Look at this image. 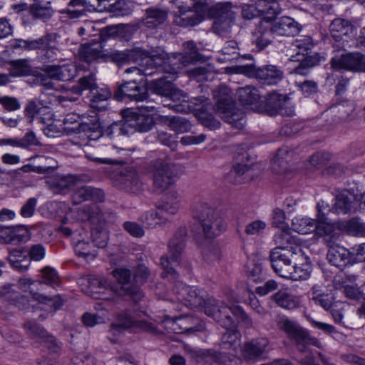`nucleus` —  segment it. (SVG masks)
I'll return each instance as SVG.
<instances>
[{"mask_svg":"<svg viewBox=\"0 0 365 365\" xmlns=\"http://www.w3.org/2000/svg\"><path fill=\"white\" fill-rule=\"evenodd\" d=\"M46 182L54 194H65L73 187L75 179L71 175H56L50 178Z\"/></svg>","mask_w":365,"mask_h":365,"instance_id":"bb28decb","label":"nucleus"},{"mask_svg":"<svg viewBox=\"0 0 365 365\" xmlns=\"http://www.w3.org/2000/svg\"><path fill=\"white\" fill-rule=\"evenodd\" d=\"M29 13L34 19L42 20L44 22L47 21L53 14L51 2L45 0H35L29 6Z\"/></svg>","mask_w":365,"mask_h":365,"instance_id":"c756f323","label":"nucleus"},{"mask_svg":"<svg viewBox=\"0 0 365 365\" xmlns=\"http://www.w3.org/2000/svg\"><path fill=\"white\" fill-rule=\"evenodd\" d=\"M102 48V45L99 42L84 44L79 51L81 58L88 63L92 62L103 56Z\"/></svg>","mask_w":365,"mask_h":365,"instance_id":"a18cd8bd","label":"nucleus"},{"mask_svg":"<svg viewBox=\"0 0 365 365\" xmlns=\"http://www.w3.org/2000/svg\"><path fill=\"white\" fill-rule=\"evenodd\" d=\"M111 91L108 88H99L96 86L91 90V106L92 108L104 110L107 107V101L111 97Z\"/></svg>","mask_w":365,"mask_h":365,"instance_id":"e433bc0d","label":"nucleus"},{"mask_svg":"<svg viewBox=\"0 0 365 365\" xmlns=\"http://www.w3.org/2000/svg\"><path fill=\"white\" fill-rule=\"evenodd\" d=\"M182 46L183 53L180 55L178 58L174 57L173 58L176 59L174 62L186 66L188 64L197 62L200 59V55L194 41H190L185 42Z\"/></svg>","mask_w":365,"mask_h":365,"instance_id":"f704fd0d","label":"nucleus"},{"mask_svg":"<svg viewBox=\"0 0 365 365\" xmlns=\"http://www.w3.org/2000/svg\"><path fill=\"white\" fill-rule=\"evenodd\" d=\"M9 71L11 77L17 78L22 76H28L31 75L35 76L36 71L31 65V61L26 58L12 60L9 61Z\"/></svg>","mask_w":365,"mask_h":365,"instance_id":"2f4dec72","label":"nucleus"},{"mask_svg":"<svg viewBox=\"0 0 365 365\" xmlns=\"http://www.w3.org/2000/svg\"><path fill=\"white\" fill-rule=\"evenodd\" d=\"M148 97V87L136 80L125 81L114 91V98L118 101H130L142 102Z\"/></svg>","mask_w":365,"mask_h":365,"instance_id":"1a4fd4ad","label":"nucleus"},{"mask_svg":"<svg viewBox=\"0 0 365 365\" xmlns=\"http://www.w3.org/2000/svg\"><path fill=\"white\" fill-rule=\"evenodd\" d=\"M349 195L354 196V194L348 190L341 191L335 197V203L332 210L337 213L346 214L349 212L353 202Z\"/></svg>","mask_w":365,"mask_h":365,"instance_id":"79ce46f5","label":"nucleus"},{"mask_svg":"<svg viewBox=\"0 0 365 365\" xmlns=\"http://www.w3.org/2000/svg\"><path fill=\"white\" fill-rule=\"evenodd\" d=\"M240 336V332L237 330V326L235 328L226 329V331L222 336V344L225 349H231L239 341Z\"/></svg>","mask_w":365,"mask_h":365,"instance_id":"680f3d73","label":"nucleus"},{"mask_svg":"<svg viewBox=\"0 0 365 365\" xmlns=\"http://www.w3.org/2000/svg\"><path fill=\"white\" fill-rule=\"evenodd\" d=\"M175 60V58H171L167 53V57L165 61V63H168L172 67L176 68V73L174 74L170 73L165 70L158 69L155 63L153 65H145V67L143 68H138L136 67L129 68H127L125 71L130 73L133 71H136L138 73H141L145 76H153L157 73L164 74L163 76L159 77L148 83V90L149 89L151 92L157 95L173 98L175 94L173 81L177 78L178 71L180 68V64L174 62Z\"/></svg>","mask_w":365,"mask_h":365,"instance_id":"f03ea898","label":"nucleus"},{"mask_svg":"<svg viewBox=\"0 0 365 365\" xmlns=\"http://www.w3.org/2000/svg\"><path fill=\"white\" fill-rule=\"evenodd\" d=\"M0 299L2 301L14 305L19 310H27L29 307L28 297L20 294L14 291L11 285H5L0 287Z\"/></svg>","mask_w":365,"mask_h":365,"instance_id":"aec40b11","label":"nucleus"},{"mask_svg":"<svg viewBox=\"0 0 365 365\" xmlns=\"http://www.w3.org/2000/svg\"><path fill=\"white\" fill-rule=\"evenodd\" d=\"M329 247L327 257L332 265L342 269L347 265L354 264L351 252L345 247L335 243Z\"/></svg>","mask_w":365,"mask_h":365,"instance_id":"a211bd4d","label":"nucleus"},{"mask_svg":"<svg viewBox=\"0 0 365 365\" xmlns=\"http://www.w3.org/2000/svg\"><path fill=\"white\" fill-rule=\"evenodd\" d=\"M113 274L121 286L122 293L120 294L130 298L135 302L141 300L144 294L140 287L129 284L131 279V272L129 269L117 268L113 272Z\"/></svg>","mask_w":365,"mask_h":365,"instance_id":"4468645a","label":"nucleus"},{"mask_svg":"<svg viewBox=\"0 0 365 365\" xmlns=\"http://www.w3.org/2000/svg\"><path fill=\"white\" fill-rule=\"evenodd\" d=\"M331 64L335 70L344 69L365 73V55L359 52L347 53L339 57L332 58Z\"/></svg>","mask_w":365,"mask_h":365,"instance_id":"ddd939ff","label":"nucleus"},{"mask_svg":"<svg viewBox=\"0 0 365 365\" xmlns=\"http://www.w3.org/2000/svg\"><path fill=\"white\" fill-rule=\"evenodd\" d=\"M166 123L170 128L176 133H183L190 131L191 129V123L182 117L167 118Z\"/></svg>","mask_w":365,"mask_h":365,"instance_id":"5fc2aeb1","label":"nucleus"},{"mask_svg":"<svg viewBox=\"0 0 365 365\" xmlns=\"http://www.w3.org/2000/svg\"><path fill=\"white\" fill-rule=\"evenodd\" d=\"M97 86L96 79L93 73H88L79 78L78 83L73 85L71 90V91L77 95H81L83 91L85 90H89L91 93V90L94 89Z\"/></svg>","mask_w":365,"mask_h":365,"instance_id":"8fccbe9b","label":"nucleus"},{"mask_svg":"<svg viewBox=\"0 0 365 365\" xmlns=\"http://www.w3.org/2000/svg\"><path fill=\"white\" fill-rule=\"evenodd\" d=\"M249 71L261 83L265 85H277L283 77V71L276 66L267 65L259 68L249 66Z\"/></svg>","mask_w":365,"mask_h":365,"instance_id":"dca6fc26","label":"nucleus"},{"mask_svg":"<svg viewBox=\"0 0 365 365\" xmlns=\"http://www.w3.org/2000/svg\"><path fill=\"white\" fill-rule=\"evenodd\" d=\"M205 313L208 317L213 318L225 329L235 327V322L231 317L232 306H225L222 302H220L214 298H208V301L205 304Z\"/></svg>","mask_w":365,"mask_h":365,"instance_id":"9d476101","label":"nucleus"},{"mask_svg":"<svg viewBox=\"0 0 365 365\" xmlns=\"http://www.w3.org/2000/svg\"><path fill=\"white\" fill-rule=\"evenodd\" d=\"M296 85L305 97L316 94L319 90L317 83L312 80L296 82Z\"/></svg>","mask_w":365,"mask_h":365,"instance_id":"0e129e2a","label":"nucleus"},{"mask_svg":"<svg viewBox=\"0 0 365 365\" xmlns=\"http://www.w3.org/2000/svg\"><path fill=\"white\" fill-rule=\"evenodd\" d=\"M41 303L45 304L51 307V311L56 312L63 305V301L61 298L56 295L53 297H49L41 294H38V297L35 299Z\"/></svg>","mask_w":365,"mask_h":365,"instance_id":"338daca9","label":"nucleus"},{"mask_svg":"<svg viewBox=\"0 0 365 365\" xmlns=\"http://www.w3.org/2000/svg\"><path fill=\"white\" fill-rule=\"evenodd\" d=\"M272 17H268L272 19ZM265 28L271 29L273 36H294L299 34L302 26L289 16H282L264 21Z\"/></svg>","mask_w":365,"mask_h":365,"instance_id":"f8f14e48","label":"nucleus"},{"mask_svg":"<svg viewBox=\"0 0 365 365\" xmlns=\"http://www.w3.org/2000/svg\"><path fill=\"white\" fill-rule=\"evenodd\" d=\"M297 261L302 262V263L299 265L296 263L297 261L294 262L292 264L293 269L292 270V274H290V276H288L287 278L295 281L305 280L309 277L312 269L309 258L304 256V259L299 257Z\"/></svg>","mask_w":365,"mask_h":365,"instance_id":"4c0bfd02","label":"nucleus"},{"mask_svg":"<svg viewBox=\"0 0 365 365\" xmlns=\"http://www.w3.org/2000/svg\"><path fill=\"white\" fill-rule=\"evenodd\" d=\"M213 10L216 15L212 29L214 33L222 37H227L231 32L232 25V14L229 6L222 4L216 5Z\"/></svg>","mask_w":365,"mask_h":365,"instance_id":"2eb2a0df","label":"nucleus"},{"mask_svg":"<svg viewBox=\"0 0 365 365\" xmlns=\"http://www.w3.org/2000/svg\"><path fill=\"white\" fill-rule=\"evenodd\" d=\"M277 305L284 309L293 311L302 307V299L299 296L289 292L287 289H281L272 296Z\"/></svg>","mask_w":365,"mask_h":365,"instance_id":"393cba45","label":"nucleus"},{"mask_svg":"<svg viewBox=\"0 0 365 365\" xmlns=\"http://www.w3.org/2000/svg\"><path fill=\"white\" fill-rule=\"evenodd\" d=\"M57 37L58 35L56 33H49L44 46L38 53V58L43 66L46 64L50 65L49 63L58 59L60 51L57 47Z\"/></svg>","mask_w":365,"mask_h":365,"instance_id":"4be33fe9","label":"nucleus"},{"mask_svg":"<svg viewBox=\"0 0 365 365\" xmlns=\"http://www.w3.org/2000/svg\"><path fill=\"white\" fill-rule=\"evenodd\" d=\"M187 235L186 227H180L168 243V252L160 257V264L164 269L163 277L175 274L174 267L179 264L185 247Z\"/></svg>","mask_w":365,"mask_h":365,"instance_id":"423d86ee","label":"nucleus"},{"mask_svg":"<svg viewBox=\"0 0 365 365\" xmlns=\"http://www.w3.org/2000/svg\"><path fill=\"white\" fill-rule=\"evenodd\" d=\"M269 344L267 338H257L244 344L242 356L247 360H257L265 352Z\"/></svg>","mask_w":365,"mask_h":365,"instance_id":"412c9836","label":"nucleus"},{"mask_svg":"<svg viewBox=\"0 0 365 365\" xmlns=\"http://www.w3.org/2000/svg\"><path fill=\"white\" fill-rule=\"evenodd\" d=\"M197 117L200 123L210 130H216L220 127V122L215 119L212 113L203 109L197 113Z\"/></svg>","mask_w":365,"mask_h":365,"instance_id":"052dcab7","label":"nucleus"},{"mask_svg":"<svg viewBox=\"0 0 365 365\" xmlns=\"http://www.w3.org/2000/svg\"><path fill=\"white\" fill-rule=\"evenodd\" d=\"M255 36L254 41L259 51L263 50L268 46L272 41V38L271 37H274L272 33H271V29L264 27V21L260 24L255 32Z\"/></svg>","mask_w":365,"mask_h":365,"instance_id":"09e8293b","label":"nucleus"},{"mask_svg":"<svg viewBox=\"0 0 365 365\" xmlns=\"http://www.w3.org/2000/svg\"><path fill=\"white\" fill-rule=\"evenodd\" d=\"M167 18L168 13L165 10L156 7H150L145 10V16L142 19V23L149 29H155L163 24Z\"/></svg>","mask_w":365,"mask_h":365,"instance_id":"7c9ffc66","label":"nucleus"},{"mask_svg":"<svg viewBox=\"0 0 365 365\" xmlns=\"http://www.w3.org/2000/svg\"><path fill=\"white\" fill-rule=\"evenodd\" d=\"M105 58L120 66L130 62L138 64L153 65L155 63L157 68L165 70L170 73H175L176 68L165 63L167 53L160 47L151 48L149 51L140 48L125 51H111L103 53Z\"/></svg>","mask_w":365,"mask_h":365,"instance_id":"f257e3e1","label":"nucleus"},{"mask_svg":"<svg viewBox=\"0 0 365 365\" xmlns=\"http://www.w3.org/2000/svg\"><path fill=\"white\" fill-rule=\"evenodd\" d=\"M29 258L31 261L38 262L42 260L46 256V248L40 243L34 244L27 248Z\"/></svg>","mask_w":365,"mask_h":365,"instance_id":"774afa93","label":"nucleus"},{"mask_svg":"<svg viewBox=\"0 0 365 365\" xmlns=\"http://www.w3.org/2000/svg\"><path fill=\"white\" fill-rule=\"evenodd\" d=\"M100 5L103 9L112 13L113 16H127L130 13V9L123 0H100Z\"/></svg>","mask_w":365,"mask_h":365,"instance_id":"c03bdc74","label":"nucleus"},{"mask_svg":"<svg viewBox=\"0 0 365 365\" xmlns=\"http://www.w3.org/2000/svg\"><path fill=\"white\" fill-rule=\"evenodd\" d=\"M113 183L119 190L136 194L142 190L143 182L138 172L132 166L120 167Z\"/></svg>","mask_w":365,"mask_h":365,"instance_id":"6e6552de","label":"nucleus"},{"mask_svg":"<svg viewBox=\"0 0 365 365\" xmlns=\"http://www.w3.org/2000/svg\"><path fill=\"white\" fill-rule=\"evenodd\" d=\"M314 232L317 235L322 237L323 241L328 247L335 243L337 234L333 225L317 222V228Z\"/></svg>","mask_w":365,"mask_h":365,"instance_id":"37998d69","label":"nucleus"},{"mask_svg":"<svg viewBox=\"0 0 365 365\" xmlns=\"http://www.w3.org/2000/svg\"><path fill=\"white\" fill-rule=\"evenodd\" d=\"M220 250L217 245L210 244L202 250V256L205 261L212 263L220 257Z\"/></svg>","mask_w":365,"mask_h":365,"instance_id":"69168bd1","label":"nucleus"},{"mask_svg":"<svg viewBox=\"0 0 365 365\" xmlns=\"http://www.w3.org/2000/svg\"><path fill=\"white\" fill-rule=\"evenodd\" d=\"M185 292L187 296L185 297L190 305L197 307L204 306V311L205 310V304L207 302L208 299H205L201 294V291L197 287H187L185 289Z\"/></svg>","mask_w":365,"mask_h":365,"instance_id":"864d4df0","label":"nucleus"},{"mask_svg":"<svg viewBox=\"0 0 365 365\" xmlns=\"http://www.w3.org/2000/svg\"><path fill=\"white\" fill-rule=\"evenodd\" d=\"M197 356L210 357L215 365H235L237 359L234 353L215 352L212 350H200Z\"/></svg>","mask_w":365,"mask_h":365,"instance_id":"c9c22d12","label":"nucleus"},{"mask_svg":"<svg viewBox=\"0 0 365 365\" xmlns=\"http://www.w3.org/2000/svg\"><path fill=\"white\" fill-rule=\"evenodd\" d=\"M6 259L11 267L19 272H26L31 266V259L26 247L8 249Z\"/></svg>","mask_w":365,"mask_h":365,"instance_id":"6ab92c4d","label":"nucleus"},{"mask_svg":"<svg viewBox=\"0 0 365 365\" xmlns=\"http://www.w3.org/2000/svg\"><path fill=\"white\" fill-rule=\"evenodd\" d=\"M26 333L33 339L41 341L47 336V331L35 321H27L24 324Z\"/></svg>","mask_w":365,"mask_h":365,"instance_id":"4d7b16f0","label":"nucleus"},{"mask_svg":"<svg viewBox=\"0 0 365 365\" xmlns=\"http://www.w3.org/2000/svg\"><path fill=\"white\" fill-rule=\"evenodd\" d=\"M274 241L277 245L274 249H279L282 252L290 251V252L299 255V257L304 259L302 250L297 244L296 238L291 235L289 227L281 228L280 230L276 232L274 236Z\"/></svg>","mask_w":365,"mask_h":365,"instance_id":"f3484780","label":"nucleus"},{"mask_svg":"<svg viewBox=\"0 0 365 365\" xmlns=\"http://www.w3.org/2000/svg\"><path fill=\"white\" fill-rule=\"evenodd\" d=\"M125 116H128L130 126L133 129V133L136 131L145 133L151 130L155 121L150 115L139 114L130 110H125Z\"/></svg>","mask_w":365,"mask_h":365,"instance_id":"5701e85b","label":"nucleus"},{"mask_svg":"<svg viewBox=\"0 0 365 365\" xmlns=\"http://www.w3.org/2000/svg\"><path fill=\"white\" fill-rule=\"evenodd\" d=\"M140 220L146 227L154 228L165 224L168 219L165 215H161L158 210H150L141 216Z\"/></svg>","mask_w":365,"mask_h":365,"instance_id":"de8ad7c7","label":"nucleus"},{"mask_svg":"<svg viewBox=\"0 0 365 365\" xmlns=\"http://www.w3.org/2000/svg\"><path fill=\"white\" fill-rule=\"evenodd\" d=\"M232 315H234L238 323L246 329L251 328L253 326L252 319L245 312L240 306H232Z\"/></svg>","mask_w":365,"mask_h":365,"instance_id":"e2e57ef3","label":"nucleus"},{"mask_svg":"<svg viewBox=\"0 0 365 365\" xmlns=\"http://www.w3.org/2000/svg\"><path fill=\"white\" fill-rule=\"evenodd\" d=\"M41 285V282L34 281L27 277H21L18 281V287L23 292H29L34 299L38 297L39 293L36 292V289Z\"/></svg>","mask_w":365,"mask_h":365,"instance_id":"bf43d9fd","label":"nucleus"},{"mask_svg":"<svg viewBox=\"0 0 365 365\" xmlns=\"http://www.w3.org/2000/svg\"><path fill=\"white\" fill-rule=\"evenodd\" d=\"M248 158L247 153L242 154V158L239 159L243 161V159ZM252 163L250 164H245L243 162L237 163L233 165L232 169L228 174V179L230 182L235 184H241L245 181L246 178L244 176L246 173L250 169Z\"/></svg>","mask_w":365,"mask_h":365,"instance_id":"ea45409f","label":"nucleus"},{"mask_svg":"<svg viewBox=\"0 0 365 365\" xmlns=\"http://www.w3.org/2000/svg\"><path fill=\"white\" fill-rule=\"evenodd\" d=\"M43 71L48 74L52 78L60 81H68L72 80L76 75V68L73 64L46 65Z\"/></svg>","mask_w":365,"mask_h":365,"instance_id":"b1692460","label":"nucleus"},{"mask_svg":"<svg viewBox=\"0 0 365 365\" xmlns=\"http://www.w3.org/2000/svg\"><path fill=\"white\" fill-rule=\"evenodd\" d=\"M317 222L309 217L295 218L293 220L292 225L297 232L306 235L314 232L317 228Z\"/></svg>","mask_w":365,"mask_h":365,"instance_id":"603ef678","label":"nucleus"},{"mask_svg":"<svg viewBox=\"0 0 365 365\" xmlns=\"http://www.w3.org/2000/svg\"><path fill=\"white\" fill-rule=\"evenodd\" d=\"M276 323L277 328L285 332L288 338L294 342L299 351H305L307 346L309 344L322 348V343L317 338L312 336L297 322L289 319L287 316H279Z\"/></svg>","mask_w":365,"mask_h":365,"instance_id":"39448f33","label":"nucleus"},{"mask_svg":"<svg viewBox=\"0 0 365 365\" xmlns=\"http://www.w3.org/2000/svg\"><path fill=\"white\" fill-rule=\"evenodd\" d=\"M299 255H295L290 251H281L279 249H273L269 255L271 266L274 272L281 277L287 278L292 274L293 262L299 259Z\"/></svg>","mask_w":365,"mask_h":365,"instance_id":"9b49d317","label":"nucleus"},{"mask_svg":"<svg viewBox=\"0 0 365 365\" xmlns=\"http://www.w3.org/2000/svg\"><path fill=\"white\" fill-rule=\"evenodd\" d=\"M353 31V24L344 19L336 18L329 25L330 34L336 41H340L344 36L352 34Z\"/></svg>","mask_w":365,"mask_h":365,"instance_id":"473e14b6","label":"nucleus"},{"mask_svg":"<svg viewBox=\"0 0 365 365\" xmlns=\"http://www.w3.org/2000/svg\"><path fill=\"white\" fill-rule=\"evenodd\" d=\"M230 90L227 86H221L214 95L216 98L215 111L225 122L241 130L245 123V113L237 109Z\"/></svg>","mask_w":365,"mask_h":365,"instance_id":"20e7f679","label":"nucleus"},{"mask_svg":"<svg viewBox=\"0 0 365 365\" xmlns=\"http://www.w3.org/2000/svg\"><path fill=\"white\" fill-rule=\"evenodd\" d=\"M256 9L263 14L276 16L281 12V8L277 0H257Z\"/></svg>","mask_w":365,"mask_h":365,"instance_id":"6e6d98bb","label":"nucleus"},{"mask_svg":"<svg viewBox=\"0 0 365 365\" xmlns=\"http://www.w3.org/2000/svg\"><path fill=\"white\" fill-rule=\"evenodd\" d=\"M237 96L239 101L245 105H256L261 98L258 89L252 86H246L239 88L237 91Z\"/></svg>","mask_w":365,"mask_h":365,"instance_id":"58836bf2","label":"nucleus"},{"mask_svg":"<svg viewBox=\"0 0 365 365\" xmlns=\"http://www.w3.org/2000/svg\"><path fill=\"white\" fill-rule=\"evenodd\" d=\"M349 234L356 237H365V223L355 217L347 221L344 226Z\"/></svg>","mask_w":365,"mask_h":365,"instance_id":"13d9d810","label":"nucleus"},{"mask_svg":"<svg viewBox=\"0 0 365 365\" xmlns=\"http://www.w3.org/2000/svg\"><path fill=\"white\" fill-rule=\"evenodd\" d=\"M292 61H299V63L294 68V73L299 75L306 76L309 73V69L315 66L319 63V59L312 56H306L297 53L292 56Z\"/></svg>","mask_w":365,"mask_h":365,"instance_id":"a19ab883","label":"nucleus"},{"mask_svg":"<svg viewBox=\"0 0 365 365\" xmlns=\"http://www.w3.org/2000/svg\"><path fill=\"white\" fill-rule=\"evenodd\" d=\"M179 209V200L176 192L171 193V198L166 197L164 200L159 202L157 205V210L161 214L165 215H175Z\"/></svg>","mask_w":365,"mask_h":365,"instance_id":"49530a36","label":"nucleus"},{"mask_svg":"<svg viewBox=\"0 0 365 365\" xmlns=\"http://www.w3.org/2000/svg\"><path fill=\"white\" fill-rule=\"evenodd\" d=\"M192 215L199 221L206 238H215L226 230L227 224L223 218L207 203L196 204L192 210Z\"/></svg>","mask_w":365,"mask_h":365,"instance_id":"7ed1b4c3","label":"nucleus"},{"mask_svg":"<svg viewBox=\"0 0 365 365\" xmlns=\"http://www.w3.org/2000/svg\"><path fill=\"white\" fill-rule=\"evenodd\" d=\"M286 103V98L282 94L272 92L267 94L264 101H262L260 106L270 116L278 114L279 109L282 105Z\"/></svg>","mask_w":365,"mask_h":365,"instance_id":"72a5a7b5","label":"nucleus"},{"mask_svg":"<svg viewBox=\"0 0 365 365\" xmlns=\"http://www.w3.org/2000/svg\"><path fill=\"white\" fill-rule=\"evenodd\" d=\"M72 244L76 255L79 257L87 259L88 257L93 259L96 253L91 250V246L88 242L83 240L72 238Z\"/></svg>","mask_w":365,"mask_h":365,"instance_id":"3c124183","label":"nucleus"},{"mask_svg":"<svg viewBox=\"0 0 365 365\" xmlns=\"http://www.w3.org/2000/svg\"><path fill=\"white\" fill-rule=\"evenodd\" d=\"M105 133L110 139L120 136H128L133 133V129L130 126L128 116H125V110L123 112V119L111 123L105 130Z\"/></svg>","mask_w":365,"mask_h":365,"instance_id":"c85d7f7f","label":"nucleus"},{"mask_svg":"<svg viewBox=\"0 0 365 365\" xmlns=\"http://www.w3.org/2000/svg\"><path fill=\"white\" fill-rule=\"evenodd\" d=\"M105 200V193L103 190L91 186H83L79 188L73 195L75 203L91 200L95 202H102Z\"/></svg>","mask_w":365,"mask_h":365,"instance_id":"a878e982","label":"nucleus"},{"mask_svg":"<svg viewBox=\"0 0 365 365\" xmlns=\"http://www.w3.org/2000/svg\"><path fill=\"white\" fill-rule=\"evenodd\" d=\"M153 188L158 192L166 190L175 182L173 165L163 159H158L151 163Z\"/></svg>","mask_w":365,"mask_h":365,"instance_id":"0eeeda50","label":"nucleus"},{"mask_svg":"<svg viewBox=\"0 0 365 365\" xmlns=\"http://www.w3.org/2000/svg\"><path fill=\"white\" fill-rule=\"evenodd\" d=\"M0 237L6 244L17 245L28 238V231L24 227H6L0 230Z\"/></svg>","mask_w":365,"mask_h":365,"instance_id":"cd10ccee","label":"nucleus"}]
</instances>
